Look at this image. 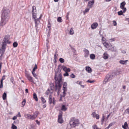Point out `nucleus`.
<instances>
[{"mask_svg":"<svg viewBox=\"0 0 129 129\" xmlns=\"http://www.w3.org/2000/svg\"><path fill=\"white\" fill-rule=\"evenodd\" d=\"M112 73L114 75V76H115L119 75L120 74V72L119 71L116 70L114 72H113Z\"/></svg>","mask_w":129,"mask_h":129,"instance_id":"393cba45","label":"nucleus"},{"mask_svg":"<svg viewBox=\"0 0 129 129\" xmlns=\"http://www.w3.org/2000/svg\"><path fill=\"white\" fill-rule=\"evenodd\" d=\"M70 34L71 35H72L74 33V30L72 28H71L70 29Z\"/></svg>","mask_w":129,"mask_h":129,"instance_id":"e433bc0d","label":"nucleus"},{"mask_svg":"<svg viewBox=\"0 0 129 129\" xmlns=\"http://www.w3.org/2000/svg\"><path fill=\"white\" fill-rule=\"evenodd\" d=\"M128 127V124L126 122H125L124 123V125H123L122 127L123 128L125 129H126Z\"/></svg>","mask_w":129,"mask_h":129,"instance_id":"4be33fe9","label":"nucleus"},{"mask_svg":"<svg viewBox=\"0 0 129 129\" xmlns=\"http://www.w3.org/2000/svg\"><path fill=\"white\" fill-rule=\"evenodd\" d=\"M36 122L37 124L38 125H39L40 124V122L39 121L37 120H36Z\"/></svg>","mask_w":129,"mask_h":129,"instance_id":"680f3d73","label":"nucleus"},{"mask_svg":"<svg viewBox=\"0 0 129 129\" xmlns=\"http://www.w3.org/2000/svg\"><path fill=\"white\" fill-rule=\"evenodd\" d=\"M52 95H51L50 94L49 96V102L50 104L52 103Z\"/></svg>","mask_w":129,"mask_h":129,"instance_id":"412c9836","label":"nucleus"},{"mask_svg":"<svg viewBox=\"0 0 129 129\" xmlns=\"http://www.w3.org/2000/svg\"><path fill=\"white\" fill-rule=\"evenodd\" d=\"M0 88H1L3 87V81H0Z\"/></svg>","mask_w":129,"mask_h":129,"instance_id":"c03bdc74","label":"nucleus"},{"mask_svg":"<svg viewBox=\"0 0 129 129\" xmlns=\"http://www.w3.org/2000/svg\"><path fill=\"white\" fill-rule=\"evenodd\" d=\"M114 123L112 122L109 125V126L110 127H111L113 125Z\"/></svg>","mask_w":129,"mask_h":129,"instance_id":"e2e57ef3","label":"nucleus"},{"mask_svg":"<svg viewBox=\"0 0 129 129\" xmlns=\"http://www.w3.org/2000/svg\"><path fill=\"white\" fill-rule=\"evenodd\" d=\"M95 57V55L94 54H91L90 55V58L92 59H94Z\"/></svg>","mask_w":129,"mask_h":129,"instance_id":"c85d7f7f","label":"nucleus"},{"mask_svg":"<svg viewBox=\"0 0 129 129\" xmlns=\"http://www.w3.org/2000/svg\"><path fill=\"white\" fill-rule=\"evenodd\" d=\"M127 113L129 114V107L125 110L124 114H125Z\"/></svg>","mask_w":129,"mask_h":129,"instance_id":"72a5a7b5","label":"nucleus"},{"mask_svg":"<svg viewBox=\"0 0 129 129\" xmlns=\"http://www.w3.org/2000/svg\"><path fill=\"white\" fill-rule=\"evenodd\" d=\"M26 76L29 81L31 82H33L32 77L30 76L29 74H27L26 75Z\"/></svg>","mask_w":129,"mask_h":129,"instance_id":"2eb2a0df","label":"nucleus"},{"mask_svg":"<svg viewBox=\"0 0 129 129\" xmlns=\"http://www.w3.org/2000/svg\"><path fill=\"white\" fill-rule=\"evenodd\" d=\"M7 94L5 92H4L3 95V100H5L6 99Z\"/></svg>","mask_w":129,"mask_h":129,"instance_id":"cd10ccee","label":"nucleus"},{"mask_svg":"<svg viewBox=\"0 0 129 129\" xmlns=\"http://www.w3.org/2000/svg\"><path fill=\"white\" fill-rule=\"evenodd\" d=\"M115 76L113 73L112 74H108L106 76V78L103 81V83L104 84H106L107 82L111 80Z\"/></svg>","mask_w":129,"mask_h":129,"instance_id":"20e7f679","label":"nucleus"},{"mask_svg":"<svg viewBox=\"0 0 129 129\" xmlns=\"http://www.w3.org/2000/svg\"><path fill=\"white\" fill-rule=\"evenodd\" d=\"M42 16V14H41L39 18H36L35 19H34L36 27L37 25H38V24L40 22L39 19L41 18Z\"/></svg>","mask_w":129,"mask_h":129,"instance_id":"9b49d317","label":"nucleus"},{"mask_svg":"<svg viewBox=\"0 0 129 129\" xmlns=\"http://www.w3.org/2000/svg\"><path fill=\"white\" fill-rule=\"evenodd\" d=\"M105 118V116L103 115L102 117V119L101 120V122H102V124L104 122V119Z\"/></svg>","mask_w":129,"mask_h":129,"instance_id":"8fccbe9b","label":"nucleus"},{"mask_svg":"<svg viewBox=\"0 0 129 129\" xmlns=\"http://www.w3.org/2000/svg\"><path fill=\"white\" fill-rule=\"evenodd\" d=\"M103 45L106 48H108V43L106 42L103 43Z\"/></svg>","mask_w":129,"mask_h":129,"instance_id":"c9c22d12","label":"nucleus"},{"mask_svg":"<svg viewBox=\"0 0 129 129\" xmlns=\"http://www.w3.org/2000/svg\"><path fill=\"white\" fill-rule=\"evenodd\" d=\"M2 64V62H0V74L1 73V69Z\"/></svg>","mask_w":129,"mask_h":129,"instance_id":"4d7b16f0","label":"nucleus"},{"mask_svg":"<svg viewBox=\"0 0 129 129\" xmlns=\"http://www.w3.org/2000/svg\"><path fill=\"white\" fill-rule=\"evenodd\" d=\"M56 58H57V56H56V54H55L54 55V59H56Z\"/></svg>","mask_w":129,"mask_h":129,"instance_id":"338daca9","label":"nucleus"},{"mask_svg":"<svg viewBox=\"0 0 129 129\" xmlns=\"http://www.w3.org/2000/svg\"><path fill=\"white\" fill-rule=\"evenodd\" d=\"M62 111H60L58 116V122L60 123H62L63 122V120L62 117Z\"/></svg>","mask_w":129,"mask_h":129,"instance_id":"0eeeda50","label":"nucleus"},{"mask_svg":"<svg viewBox=\"0 0 129 129\" xmlns=\"http://www.w3.org/2000/svg\"><path fill=\"white\" fill-rule=\"evenodd\" d=\"M109 49L112 51H114L116 50V47H115L112 45V47L110 48H109Z\"/></svg>","mask_w":129,"mask_h":129,"instance_id":"c756f323","label":"nucleus"},{"mask_svg":"<svg viewBox=\"0 0 129 129\" xmlns=\"http://www.w3.org/2000/svg\"><path fill=\"white\" fill-rule=\"evenodd\" d=\"M126 4L125 2L123 1L120 3V8L123 10V12L125 13L126 10V9L124 7V6Z\"/></svg>","mask_w":129,"mask_h":129,"instance_id":"1a4fd4ad","label":"nucleus"},{"mask_svg":"<svg viewBox=\"0 0 129 129\" xmlns=\"http://www.w3.org/2000/svg\"><path fill=\"white\" fill-rule=\"evenodd\" d=\"M85 70L89 73H91L92 72L91 69L89 67H86Z\"/></svg>","mask_w":129,"mask_h":129,"instance_id":"a211bd4d","label":"nucleus"},{"mask_svg":"<svg viewBox=\"0 0 129 129\" xmlns=\"http://www.w3.org/2000/svg\"><path fill=\"white\" fill-rule=\"evenodd\" d=\"M128 61V60H120L119 61V63L122 64H124L125 63L127 62V61Z\"/></svg>","mask_w":129,"mask_h":129,"instance_id":"5701e85b","label":"nucleus"},{"mask_svg":"<svg viewBox=\"0 0 129 129\" xmlns=\"http://www.w3.org/2000/svg\"><path fill=\"white\" fill-rule=\"evenodd\" d=\"M123 13H124L123 12V11H122V10H121L120 11H119L118 12V14L119 15H123Z\"/></svg>","mask_w":129,"mask_h":129,"instance_id":"2f4dec72","label":"nucleus"},{"mask_svg":"<svg viewBox=\"0 0 129 129\" xmlns=\"http://www.w3.org/2000/svg\"><path fill=\"white\" fill-rule=\"evenodd\" d=\"M87 82L92 83L94 82H95V81L94 80L91 81V80H87Z\"/></svg>","mask_w":129,"mask_h":129,"instance_id":"de8ad7c7","label":"nucleus"},{"mask_svg":"<svg viewBox=\"0 0 129 129\" xmlns=\"http://www.w3.org/2000/svg\"><path fill=\"white\" fill-rule=\"evenodd\" d=\"M69 75L68 72H66L65 73L63 74V76H68Z\"/></svg>","mask_w":129,"mask_h":129,"instance_id":"3c124183","label":"nucleus"},{"mask_svg":"<svg viewBox=\"0 0 129 129\" xmlns=\"http://www.w3.org/2000/svg\"><path fill=\"white\" fill-rule=\"evenodd\" d=\"M61 65H59L58 66V71H55V73L56 72H57V75L56 76V77H58L59 75V74H60L62 75L61 74V73H60V72L61 71V69H61Z\"/></svg>","mask_w":129,"mask_h":129,"instance_id":"9d476101","label":"nucleus"},{"mask_svg":"<svg viewBox=\"0 0 129 129\" xmlns=\"http://www.w3.org/2000/svg\"><path fill=\"white\" fill-rule=\"evenodd\" d=\"M10 80L11 82L14 85L15 84V82L14 80V79L13 77L12 76H11V78L10 79Z\"/></svg>","mask_w":129,"mask_h":129,"instance_id":"a878e982","label":"nucleus"},{"mask_svg":"<svg viewBox=\"0 0 129 129\" xmlns=\"http://www.w3.org/2000/svg\"><path fill=\"white\" fill-rule=\"evenodd\" d=\"M25 103L26 100L25 99H24L23 100V101L22 102V105L23 106V107L25 105Z\"/></svg>","mask_w":129,"mask_h":129,"instance_id":"79ce46f5","label":"nucleus"},{"mask_svg":"<svg viewBox=\"0 0 129 129\" xmlns=\"http://www.w3.org/2000/svg\"><path fill=\"white\" fill-rule=\"evenodd\" d=\"M113 24L114 25V26H115L116 25L117 23H116V21H115L114 20L113 21Z\"/></svg>","mask_w":129,"mask_h":129,"instance_id":"bf43d9fd","label":"nucleus"},{"mask_svg":"<svg viewBox=\"0 0 129 129\" xmlns=\"http://www.w3.org/2000/svg\"><path fill=\"white\" fill-rule=\"evenodd\" d=\"M61 68L63 70L66 72H69L71 71V70L70 68H67L66 67L64 66H62Z\"/></svg>","mask_w":129,"mask_h":129,"instance_id":"f8f14e48","label":"nucleus"},{"mask_svg":"<svg viewBox=\"0 0 129 129\" xmlns=\"http://www.w3.org/2000/svg\"><path fill=\"white\" fill-rule=\"evenodd\" d=\"M110 40L111 42H113V41H114L115 40V38H114L112 39H111Z\"/></svg>","mask_w":129,"mask_h":129,"instance_id":"6e6d98bb","label":"nucleus"},{"mask_svg":"<svg viewBox=\"0 0 129 129\" xmlns=\"http://www.w3.org/2000/svg\"><path fill=\"white\" fill-rule=\"evenodd\" d=\"M17 118V116H14L12 118V119L13 120H15Z\"/></svg>","mask_w":129,"mask_h":129,"instance_id":"69168bd1","label":"nucleus"},{"mask_svg":"<svg viewBox=\"0 0 129 129\" xmlns=\"http://www.w3.org/2000/svg\"><path fill=\"white\" fill-rule=\"evenodd\" d=\"M57 72L55 73V75L54 76L55 82V91H57V94H58L59 92L60 91L62 86V76L60 74H59L58 77H57Z\"/></svg>","mask_w":129,"mask_h":129,"instance_id":"f03ea898","label":"nucleus"},{"mask_svg":"<svg viewBox=\"0 0 129 129\" xmlns=\"http://www.w3.org/2000/svg\"><path fill=\"white\" fill-rule=\"evenodd\" d=\"M32 14H33V18L35 19L36 18V14L35 13V12H32Z\"/></svg>","mask_w":129,"mask_h":129,"instance_id":"7c9ffc66","label":"nucleus"},{"mask_svg":"<svg viewBox=\"0 0 129 129\" xmlns=\"http://www.w3.org/2000/svg\"><path fill=\"white\" fill-rule=\"evenodd\" d=\"M108 54L106 52H105L103 54V58L104 59H106L108 58Z\"/></svg>","mask_w":129,"mask_h":129,"instance_id":"6ab92c4d","label":"nucleus"},{"mask_svg":"<svg viewBox=\"0 0 129 129\" xmlns=\"http://www.w3.org/2000/svg\"><path fill=\"white\" fill-rule=\"evenodd\" d=\"M17 128V126L13 124H12V129H16Z\"/></svg>","mask_w":129,"mask_h":129,"instance_id":"49530a36","label":"nucleus"},{"mask_svg":"<svg viewBox=\"0 0 129 129\" xmlns=\"http://www.w3.org/2000/svg\"><path fill=\"white\" fill-rule=\"evenodd\" d=\"M38 112H36L34 113V115H31L30 114H26L25 116V117L28 119L32 120L35 119L37 116Z\"/></svg>","mask_w":129,"mask_h":129,"instance_id":"39448f33","label":"nucleus"},{"mask_svg":"<svg viewBox=\"0 0 129 129\" xmlns=\"http://www.w3.org/2000/svg\"><path fill=\"white\" fill-rule=\"evenodd\" d=\"M41 100L43 104H44L46 102V100L43 97H41Z\"/></svg>","mask_w":129,"mask_h":129,"instance_id":"4c0bfd02","label":"nucleus"},{"mask_svg":"<svg viewBox=\"0 0 129 129\" xmlns=\"http://www.w3.org/2000/svg\"><path fill=\"white\" fill-rule=\"evenodd\" d=\"M57 21L58 22H62V21L61 19V18L60 17H59L57 19Z\"/></svg>","mask_w":129,"mask_h":129,"instance_id":"f704fd0d","label":"nucleus"},{"mask_svg":"<svg viewBox=\"0 0 129 129\" xmlns=\"http://www.w3.org/2000/svg\"><path fill=\"white\" fill-rule=\"evenodd\" d=\"M63 94H65V95L66 94V91L67 90H63Z\"/></svg>","mask_w":129,"mask_h":129,"instance_id":"0e129e2a","label":"nucleus"},{"mask_svg":"<svg viewBox=\"0 0 129 129\" xmlns=\"http://www.w3.org/2000/svg\"><path fill=\"white\" fill-rule=\"evenodd\" d=\"M92 127L93 129H98L97 126L96 125H94Z\"/></svg>","mask_w":129,"mask_h":129,"instance_id":"5fc2aeb1","label":"nucleus"},{"mask_svg":"<svg viewBox=\"0 0 129 129\" xmlns=\"http://www.w3.org/2000/svg\"><path fill=\"white\" fill-rule=\"evenodd\" d=\"M98 24L97 23H93L91 26V28L92 29L96 28L98 26Z\"/></svg>","mask_w":129,"mask_h":129,"instance_id":"dca6fc26","label":"nucleus"},{"mask_svg":"<svg viewBox=\"0 0 129 129\" xmlns=\"http://www.w3.org/2000/svg\"><path fill=\"white\" fill-rule=\"evenodd\" d=\"M112 45H111V44H108V48H109H109H111L112 46Z\"/></svg>","mask_w":129,"mask_h":129,"instance_id":"052dcab7","label":"nucleus"},{"mask_svg":"<svg viewBox=\"0 0 129 129\" xmlns=\"http://www.w3.org/2000/svg\"><path fill=\"white\" fill-rule=\"evenodd\" d=\"M70 77L71 78H74L75 77V76L74 74H72L71 75H70Z\"/></svg>","mask_w":129,"mask_h":129,"instance_id":"864d4df0","label":"nucleus"},{"mask_svg":"<svg viewBox=\"0 0 129 129\" xmlns=\"http://www.w3.org/2000/svg\"><path fill=\"white\" fill-rule=\"evenodd\" d=\"M32 74L34 76V77H36L37 76V75L35 73V71H32Z\"/></svg>","mask_w":129,"mask_h":129,"instance_id":"37998d69","label":"nucleus"},{"mask_svg":"<svg viewBox=\"0 0 129 129\" xmlns=\"http://www.w3.org/2000/svg\"><path fill=\"white\" fill-rule=\"evenodd\" d=\"M2 44V47L0 49V57H1L2 55L4 54L6 49V46Z\"/></svg>","mask_w":129,"mask_h":129,"instance_id":"6e6552de","label":"nucleus"},{"mask_svg":"<svg viewBox=\"0 0 129 129\" xmlns=\"http://www.w3.org/2000/svg\"><path fill=\"white\" fill-rule=\"evenodd\" d=\"M33 98L34 99H35V100L36 101H38V99L37 96V95L36 94L34 93L33 94Z\"/></svg>","mask_w":129,"mask_h":129,"instance_id":"bb28decb","label":"nucleus"},{"mask_svg":"<svg viewBox=\"0 0 129 129\" xmlns=\"http://www.w3.org/2000/svg\"><path fill=\"white\" fill-rule=\"evenodd\" d=\"M90 9L89 8H86L85 10L83 11V13L84 14L86 13L87 12H88Z\"/></svg>","mask_w":129,"mask_h":129,"instance_id":"473e14b6","label":"nucleus"},{"mask_svg":"<svg viewBox=\"0 0 129 129\" xmlns=\"http://www.w3.org/2000/svg\"><path fill=\"white\" fill-rule=\"evenodd\" d=\"M10 11L9 9L4 8L1 15V20L0 23L1 26L5 25L8 21Z\"/></svg>","mask_w":129,"mask_h":129,"instance_id":"f257e3e1","label":"nucleus"},{"mask_svg":"<svg viewBox=\"0 0 129 129\" xmlns=\"http://www.w3.org/2000/svg\"><path fill=\"white\" fill-rule=\"evenodd\" d=\"M17 45H18V43L16 42H14L13 44V46L14 47H16L17 46Z\"/></svg>","mask_w":129,"mask_h":129,"instance_id":"58836bf2","label":"nucleus"},{"mask_svg":"<svg viewBox=\"0 0 129 129\" xmlns=\"http://www.w3.org/2000/svg\"><path fill=\"white\" fill-rule=\"evenodd\" d=\"M94 0H91V1L88 2L87 6L89 8H91L92 7V6L94 4Z\"/></svg>","mask_w":129,"mask_h":129,"instance_id":"ddd939ff","label":"nucleus"},{"mask_svg":"<svg viewBox=\"0 0 129 129\" xmlns=\"http://www.w3.org/2000/svg\"><path fill=\"white\" fill-rule=\"evenodd\" d=\"M125 20L127 21L128 22V24H129V18H126Z\"/></svg>","mask_w":129,"mask_h":129,"instance_id":"774afa93","label":"nucleus"},{"mask_svg":"<svg viewBox=\"0 0 129 129\" xmlns=\"http://www.w3.org/2000/svg\"><path fill=\"white\" fill-rule=\"evenodd\" d=\"M16 116L17 117H21V115L20 113L19 112H18V114Z\"/></svg>","mask_w":129,"mask_h":129,"instance_id":"13d9d810","label":"nucleus"},{"mask_svg":"<svg viewBox=\"0 0 129 129\" xmlns=\"http://www.w3.org/2000/svg\"><path fill=\"white\" fill-rule=\"evenodd\" d=\"M59 61L61 63H63L64 61V59L62 58H60L59 59Z\"/></svg>","mask_w":129,"mask_h":129,"instance_id":"ea45409f","label":"nucleus"},{"mask_svg":"<svg viewBox=\"0 0 129 129\" xmlns=\"http://www.w3.org/2000/svg\"><path fill=\"white\" fill-rule=\"evenodd\" d=\"M67 84L66 82H64L63 86V90H67Z\"/></svg>","mask_w":129,"mask_h":129,"instance_id":"aec40b11","label":"nucleus"},{"mask_svg":"<svg viewBox=\"0 0 129 129\" xmlns=\"http://www.w3.org/2000/svg\"><path fill=\"white\" fill-rule=\"evenodd\" d=\"M79 123V121L78 119L75 120L74 118L71 119L70 123L72 127H75L78 125Z\"/></svg>","mask_w":129,"mask_h":129,"instance_id":"7ed1b4c3","label":"nucleus"},{"mask_svg":"<svg viewBox=\"0 0 129 129\" xmlns=\"http://www.w3.org/2000/svg\"><path fill=\"white\" fill-rule=\"evenodd\" d=\"M84 57H87L89 54V51L87 49H85L84 50Z\"/></svg>","mask_w":129,"mask_h":129,"instance_id":"f3484780","label":"nucleus"},{"mask_svg":"<svg viewBox=\"0 0 129 129\" xmlns=\"http://www.w3.org/2000/svg\"><path fill=\"white\" fill-rule=\"evenodd\" d=\"M10 39V36L9 35H6L4 39L3 40V44L6 46L7 43L10 44V42L9 41Z\"/></svg>","mask_w":129,"mask_h":129,"instance_id":"423d86ee","label":"nucleus"},{"mask_svg":"<svg viewBox=\"0 0 129 129\" xmlns=\"http://www.w3.org/2000/svg\"><path fill=\"white\" fill-rule=\"evenodd\" d=\"M50 92V89H48L46 91V92H45V94L47 95H48L49 93Z\"/></svg>","mask_w":129,"mask_h":129,"instance_id":"a18cd8bd","label":"nucleus"},{"mask_svg":"<svg viewBox=\"0 0 129 129\" xmlns=\"http://www.w3.org/2000/svg\"><path fill=\"white\" fill-rule=\"evenodd\" d=\"M61 110L62 111H65L67 110V108L64 105H62L61 107Z\"/></svg>","mask_w":129,"mask_h":129,"instance_id":"b1692460","label":"nucleus"},{"mask_svg":"<svg viewBox=\"0 0 129 129\" xmlns=\"http://www.w3.org/2000/svg\"><path fill=\"white\" fill-rule=\"evenodd\" d=\"M6 78H5V75H3L2 78L1 79V81H3V80H5Z\"/></svg>","mask_w":129,"mask_h":129,"instance_id":"603ef678","label":"nucleus"},{"mask_svg":"<svg viewBox=\"0 0 129 129\" xmlns=\"http://www.w3.org/2000/svg\"><path fill=\"white\" fill-rule=\"evenodd\" d=\"M36 12V7L35 6H33L32 8V12Z\"/></svg>","mask_w":129,"mask_h":129,"instance_id":"a19ab883","label":"nucleus"},{"mask_svg":"<svg viewBox=\"0 0 129 129\" xmlns=\"http://www.w3.org/2000/svg\"><path fill=\"white\" fill-rule=\"evenodd\" d=\"M91 115L93 117H95L97 119H98L99 118V115L96 114L95 112H93Z\"/></svg>","mask_w":129,"mask_h":129,"instance_id":"4468645a","label":"nucleus"},{"mask_svg":"<svg viewBox=\"0 0 129 129\" xmlns=\"http://www.w3.org/2000/svg\"><path fill=\"white\" fill-rule=\"evenodd\" d=\"M37 64H35V67L34 68L32 71H35V70L36 69H37Z\"/></svg>","mask_w":129,"mask_h":129,"instance_id":"09e8293b","label":"nucleus"}]
</instances>
